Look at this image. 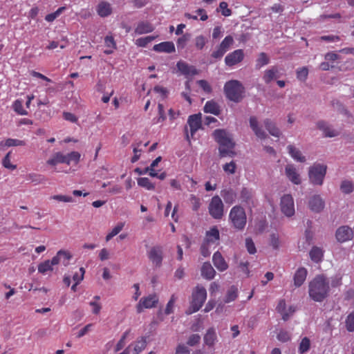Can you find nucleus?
<instances>
[{"label": "nucleus", "instance_id": "obj_1", "mask_svg": "<svg viewBox=\"0 0 354 354\" xmlns=\"http://www.w3.org/2000/svg\"><path fill=\"white\" fill-rule=\"evenodd\" d=\"M308 288L310 297L315 301L322 302L329 295V279L324 274H318L309 283Z\"/></svg>", "mask_w": 354, "mask_h": 354}, {"label": "nucleus", "instance_id": "obj_2", "mask_svg": "<svg viewBox=\"0 0 354 354\" xmlns=\"http://www.w3.org/2000/svg\"><path fill=\"white\" fill-rule=\"evenodd\" d=\"M213 136L216 142L218 143V151L220 157H233L236 153L234 151L235 142L232 136L225 129H216Z\"/></svg>", "mask_w": 354, "mask_h": 354}, {"label": "nucleus", "instance_id": "obj_3", "mask_svg": "<svg viewBox=\"0 0 354 354\" xmlns=\"http://www.w3.org/2000/svg\"><path fill=\"white\" fill-rule=\"evenodd\" d=\"M224 91L227 99L237 103L243 100L245 88L239 81L230 80L225 83Z\"/></svg>", "mask_w": 354, "mask_h": 354}, {"label": "nucleus", "instance_id": "obj_4", "mask_svg": "<svg viewBox=\"0 0 354 354\" xmlns=\"http://www.w3.org/2000/svg\"><path fill=\"white\" fill-rule=\"evenodd\" d=\"M229 220L235 229L243 230L247 223V216L243 207L241 205L234 206L230 212Z\"/></svg>", "mask_w": 354, "mask_h": 354}, {"label": "nucleus", "instance_id": "obj_5", "mask_svg": "<svg viewBox=\"0 0 354 354\" xmlns=\"http://www.w3.org/2000/svg\"><path fill=\"white\" fill-rule=\"evenodd\" d=\"M327 166L324 164L314 163L308 169V177L311 184L322 185L326 174Z\"/></svg>", "mask_w": 354, "mask_h": 354}, {"label": "nucleus", "instance_id": "obj_6", "mask_svg": "<svg viewBox=\"0 0 354 354\" xmlns=\"http://www.w3.org/2000/svg\"><path fill=\"white\" fill-rule=\"evenodd\" d=\"M206 298V289L203 286L198 285L192 293V301L188 313L197 312L203 306Z\"/></svg>", "mask_w": 354, "mask_h": 354}, {"label": "nucleus", "instance_id": "obj_7", "mask_svg": "<svg viewBox=\"0 0 354 354\" xmlns=\"http://www.w3.org/2000/svg\"><path fill=\"white\" fill-rule=\"evenodd\" d=\"M209 213L214 219H221L223 216L224 205L218 196L212 198L208 206Z\"/></svg>", "mask_w": 354, "mask_h": 354}, {"label": "nucleus", "instance_id": "obj_8", "mask_svg": "<svg viewBox=\"0 0 354 354\" xmlns=\"http://www.w3.org/2000/svg\"><path fill=\"white\" fill-rule=\"evenodd\" d=\"M281 212L287 216H292L295 214L293 198L290 194H286L281 199Z\"/></svg>", "mask_w": 354, "mask_h": 354}, {"label": "nucleus", "instance_id": "obj_9", "mask_svg": "<svg viewBox=\"0 0 354 354\" xmlns=\"http://www.w3.org/2000/svg\"><path fill=\"white\" fill-rule=\"evenodd\" d=\"M158 302V298L156 295H150L148 297L142 298L137 304L136 309L140 313L143 308H151L155 307Z\"/></svg>", "mask_w": 354, "mask_h": 354}, {"label": "nucleus", "instance_id": "obj_10", "mask_svg": "<svg viewBox=\"0 0 354 354\" xmlns=\"http://www.w3.org/2000/svg\"><path fill=\"white\" fill-rule=\"evenodd\" d=\"M244 58V53L242 49L235 50L229 53L225 58V63L227 66L232 67L241 62Z\"/></svg>", "mask_w": 354, "mask_h": 354}, {"label": "nucleus", "instance_id": "obj_11", "mask_svg": "<svg viewBox=\"0 0 354 354\" xmlns=\"http://www.w3.org/2000/svg\"><path fill=\"white\" fill-rule=\"evenodd\" d=\"M317 128L323 132L324 137L333 138L339 136V133L333 128L328 122L324 120H319L316 124Z\"/></svg>", "mask_w": 354, "mask_h": 354}, {"label": "nucleus", "instance_id": "obj_12", "mask_svg": "<svg viewBox=\"0 0 354 354\" xmlns=\"http://www.w3.org/2000/svg\"><path fill=\"white\" fill-rule=\"evenodd\" d=\"M240 199L241 202L249 207L254 206L255 198L254 192L252 189L243 187L240 192Z\"/></svg>", "mask_w": 354, "mask_h": 354}, {"label": "nucleus", "instance_id": "obj_13", "mask_svg": "<svg viewBox=\"0 0 354 354\" xmlns=\"http://www.w3.org/2000/svg\"><path fill=\"white\" fill-rule=\"evenodd\" d=\"M353 234V230L348 226H342L337 230L335 236L339 242L343 243L350 240Z\"/></svg>", "mask_w": 354, "mask_h": 354}, {"label": "nucleus", "instance_id": "obj_14", "mask_svg": "<svg viewBox=\"0 0 354 354\" xmlns=\"http://www.w3.org/2000/svg\"><path fill=\"white\" fill-rule=\"evenodd\" d=\"M187 124L190 127L191 136L193 137L194 133L201 128V114H194L189 116Z\"/></svg>", "mask_w": 354, "mask_h": 354}, {"label": "nucleus", "instance_id": "obj_15", "mask_svg": "<svg viewBox=\"0 0 354 354\" xmlns=\"http://www.w3.org/2000/svg\"><path fill=\"white\" fill-rule=\"evenodd\" d=\"M72 257L73 256L69 252L61 250L58 251L57 254L53 258V263H55V265L62 263L64 266H67Z\"/></svg>", "mask_w": 354, "mask_h": 354}, {"label": "nucleus", "instance_id": "obj_16", "mask_svg": "<svg viewBox=\"0 0 354 354\" xmlns=\"http://www.w3.org/2000/svg\"><path fill=\"white\" fill-rule=\"evenodd\" d=\"M149 258L156 267H160L162 261V248L160 246L153 247L149 252Z\"/></svg>", "mask_w": 354, "mask_h": 354}, {"label": "nucleus", "instance_id": "obj_17", "mask_svg": "<svg viewBox=\"0 0 354 354\" xmlns=\"http://www.w3.org/2000/svg\"><path fill=\"white\" fill-rule=\"evenodd\" d=\"M286 175L288 179L295 185L301 184L300 175L293 165H287L285 168Z\"/></svg>", "mask_w": 354, "mask_h": 354}, {"label": "nucleus", "instance_id": "obj_18", "mask_svg": "<svg viewBox=\"0 0 354 354\" xmlns=\"http://www.w3.org/2000/svg\"><path fill=\"white\" fill-rule=\"evenodd\" d=\"M310 209L315 212H320L324 207V202L319 195L312 196L308 202Z\"/></svg>", "mask_w": 354, "mask_h": 354}, {"label": "nucleus", "instance_id": "obj_19", "mask_svg": "<svg viewBox=\"0 0 354 354\" xmlns=\"http://www.w3.org/2000/svg\"><path fill=\"white\" fill-rule=\"evenodd\" d=\"M280 77L279 68L276 66L270 67L264 71L263 80L266 84L270 83L272 80Z\"/></svg>", "mask_w": 354, "mask_h": 354}, {"label": "nucleus", "instance_id": "obj_20", "mask_svg": "<svg viewBox=\"0 0 354 354\" xmlns=\"http://www.w3.org/2000/svg\"><path fill=\"white\" fill-rule=\"evenodd\" d=\"M212 261L214 266L220 272H223L228 268V264L219 252H216L214 254Z\"/></svg>", "mask_w": 354, "mask_h": 354}, {"label": "nucleus", "instance_id": "obj_21", "mask_svg": "<svg viewBox=\"0 0 354 354\" xmlns=\"http://www.w3.org/2000/svg\"><path fill=\"white\" fill-rule=\"evenodd\" d=\"M176 66L178 71L185 75H195L198 74V71L194 66H190L185 62H178Z\"/></svg>", "mask_w": 354, "mask_h": 354}, {"label": "nucleus", "instance_id": "obj_22", "mask_svg": "<svg viewBox=\"0 0 354 354\" xmlns=\"http://www.w3.org/2000/svg\"><path fill=\"white\" fill-rule=\"evenodd\" d=\"M153 50L159 53H171L175 52V46L172 41H164L154 45Z\"/></svg>", "mask_w": 354, "mask_h": 354}, {"label": "nucleus", "instance_id": "obj_23", "mask_svg": "<svg viewBox=\"0 0 354 354\" xmlns=\"http://www.w3.org/2000/svg\"><path fill=\"white\" fill-rule=\"evenodd\" d=\"M250 126L258 138L264 139L267 137L266 133L259 126L257 118L255 116L250 118Z\"/></svg>", "mask_w": 354, "mask_h": 354}, {"label": "nucleus", "instance_id": "obj_24", "mask_svg": "<svg viewBox=\"0 0 354 354\" xmlns=\"http://www.w3.org/2000/svg\"><path fill=\"white\" fill-rule=\"evenodd\" d=\"M221 195L225 203L229 205L233 204L236 201L237 197L236 192L232 188L223 189L221 192Z\"/></svg>", "mask_w": 354, "mask_h": 354}, {"label": "nucleus", "instance_id": "obj_25", "mask_svg": "<svg viewBox=\"0 0 354 354\" xmlns=\"http://www.w3.org/2000/svg\"><path fill=\"white\" fill-rule=\"evenodd\" d=\"M308 271L305 268H299L294 275V285L300 287L306 281Z\"/></svg>", "mask_w": 354, "mask_h": 354}, {"label": "nucleus", "instance_id": "obj_26", "mask_svg": "<svg viewBox=\"0 0 354 354\" xmlns=\"http://www.w3.org/2000/svg\"><path fill=\"white\" fill-rule=\"evenodd\" d=\"M216 274V271L210 263L205 262L201 268V275L207 280L212 279Z\"/></svg>", "mask_w": 354, "mask_h": 354}, {"label": "nucleus", "instance_id": "obj_27", "mask_svg": "<svg viewBox=\"0 0 354 354\" xmlns=\"http://www.w3.org/2000/svg\"><path fill=\"white\" fill-rule=\"evenodd\" d=\"M154 30L153 26L148 21H141L138 23L135 29V33L138 35H142L145 33L151 32Z\"/></svg>", "mask_w": 354, "mask_h": 354}, {"label": "nucleus", "instance_id": "obj_28", "mask_svg": "<svg viewBox=\"0 0 354 354\" xmlns=\"http://www.w3.org/2000/svg\"><path fill=\"white\" fill-rule=\"evenodd\" d=\"M310 259L315 263H319L324 257V250L317 246H313L309 252Z\"/></svg>", "mask_w": 354, "mask_h": 354}, {"label": "nucleus", "instance_id": "obj_29", "mask_svg": "<svg viewBox=\"0 0 354 354\" xmlns=\"http://www.w3.org/2000/svg\"><path fill=\"white\" fill-rule=\"evenodd\" d=\"M287 149L291 157L297 162H304L306 161L305 156H304L301 151L295 146L290 145L287 147Z\"/></svg>", "mask_w": 354, "mask_h": 354}, {"label": "nucleus", "instance_id": "obj_30", "mask_svg": "<svg viewBox=\"0 0 354 354\" xmlns=\"http://www.w3.org/2000/svg\"><path fill=\"white\" fill-rule=\"evenodd\" d=\"M205 113H209L215 115H218L221 113L220 106L213 100L207 101L203 108Z\"/></svg>", "mask_w": 354, "mask_h": 354}, {"label": "nucleus", "instance_id": "obj_31", "mask_svg": "<svg viewBox=\"0 0 354 354\" xmlns=\"http://www.w3.org/2000/svg\"><path fill=\"white\" fill-rule=\"evenodd\" d=\"M264 126L266 129L268 131V132L273 136L279 138L281 135V131L276 126L275 123H274L270 119H266L263 121Z\"/></svg>", "mask_w": 354, "mask_h": 354}, {"label": "nucleus", "instance_id": "obj_32", "mask_svg": "<svg viewBox=\"0 0 354 354\" xmlns=\"http://www.w3.org/2000/svg\"><path fill=\"white\" fill-rule=\"evenodd\" d=\"M97 12L102 17L109 16L112 12L111 4L105 1L100 2L97 6Z\"/></svg>", "mask_w": 354, "mask_h": 354}, {"label": "nucleus", "instance_id": "obj_33", "mask_svg": "<svg viewBox=\"0 0 354 354\" xmlns=\"http://www.w3.org/2000/svg\"><path fill=\"white\" fill-rule=\"evenodd\" d=\"M55 266V263H53V259L50 260H46L38 266V271L39 272L45 274L48 271L53 270V266Z\"/></svg>", "mask_w": 354, "mask_h": 354}, {"label": "nucleus", "instance_id": "obj_34", "mask_svg": "<svg viewBox=\"0 0 354 354\" xmlns=\"http://www.w3.org/2000/svg\"><path fill=\"white\" fill-rule=\"evenodd\" d=\"M216 339V334L215 330L212 328L208 329L206 334L204 336L205 343L209 346H212L214 344Z\"/></svg>", "mask_w": 354, "mask_h": 354}, {"label": "nucleus", "instance_id": "obj_35", "mask_svg": "<svg viewBox=\"0 0 354 354\" xmlns=\"http://www.w3.org/2000/svg\"><path fill=\"white\" fill-rule=\"evenodd\" d=\"M65 162H68V160L65 158V155L57 152L47 161V163L50 165H56L58 163H65Z\"/></svg>", "mask_w": 354, "mask_h": 354}, {"label": "nucleus", "instance_id": "obj_36", "mask_svg": "<svg viewBox=\"0 0 354 354\" xmlns=\"http://www.w3.org/2000/svg\"><path fill=\"white\" fill-rule=\"evenodd\" d=\"M238 297V288L234 286H231L225 295L224 301L225 303H230L234 301Z\"/></svg>", "mask_w": 354, "mask_h": 354}, {"label": "nucleus", "instance_id": "obj_37", "mask_svg": "<svg viewBox=\"0 0 354 354\" xmlns=\"http://www.w3.org/2000/svg\"><path fill=\"white\" fill-rule=\"evenodd\" d=\"M256 68L260 69L262 66L267 65L270 62V58L265 53H261L256 61Z\"/></svg>", "mask_w": 354, "mask_h": 354}, {"label": "nucleus", "instance_id": "obj_38", "mask_svg": "<svg viewBox=\"0 0 354 354\" xmlns=\"http://www.w3.org/2000/svg\"><path fill=\"white\" fill-rule=\"evenodd\" d=\"M138 185L148 190H153L155 189L154 184L152 183L151 180L146 177L139 178L138 179Z\"/></svg>", "mask_w": 354, "mask_h": 354}, {"label": "nucleus", "instance_id": "obj_39", "mask_svg": "<svg viewBox=\"0 0 354 354\" xmlns=\"http://www.w3.org/2000/svg\"><path fill=\"white\" fill-rule=\"evenodd\" d=\"M207 241L214 243L219 239V231L217 228L213 227L206 233Z\"/></svg>", "mask_w": 354, "mask_h": 354}, {"label": "nucleus", "instance_id": "obj_40", "mask_svg": "<svg viewBox=\"0 0 354 354\" xmlns=\"http://www.w3.org/2000/svg\"><path fill=\"white\" fill-rule=\"evenodd\" d=\"M207 38L204 35H198L194 39V45L196 49L201 50L207 42Z\"/></svg>", "mask_w": 354, "mask_h": 354}, {"label": "nucleus", "instance_id": "obj_41", "mask_svg": "<svg viewBox=\"0 0 354 354\" xmlns=\"http://www.w3.org/2000/svg\"><path fill=\"white\" fill-rule=\"evenodd\" d=\"M310 348V340L307 337H304L299 344V349H298L299 353L300 354L306 353V352H308L309 351Z\"/></svg>", "mask_w": 354, "mask_h": 354}, {"label": "nucleus", "instance_id": "obj_42", "mask_svg": "<svg viewBox=\"0 0 354 354\" xmlns=\"http://www.w3.org/2000/svg\"><path fill=\"white\" fill-rule=\"evenodd\" d=\"M225 53L226 52L222 49L219 45L217 46L216 49L211 54V58L214 59V60L210 61V63H214L216 61L221 59Z\"/></svg>", "mask_w": 354, "mask_h": 354}, {"label": "nucleus", "instance_id": "obj_43", "mask_svg": "<svg viewBox=\"0 0 354 354\" xmlns=\"http://www.w3.org/2000/svg\"><path fill=\"white\" fill-rule=\"evenodd\" d=\"M340 189L344 194H350L354 190V185L351 181L344 180L340 185Z\"/></svg>", "mask_w": 354, "mask_h": 354}, {"label": "nucleus", "instance_id": "obj_44", "mask_svg": "<svg viewBox=\"0 0 354 354\" xmlns=\"http://www.w3.org/2000/svg\"><path fill=\"white\" fill-rule=\"evenodd\" d=\"M234 43V39L232 36L228 35L225 37V39L221 41L219 46L223 49L225 52H227L231 46H232Z\"/></svg>", "mask_w": 354, "mask_h": 354}, {"label": "nucleus", "instance_id": "obj_45", "mask_svg": "<svg viewBox=\"0 0 354 354\" xmlns=\"http://www.w3.org/2000/svg\"><path fill=\"white\" fill-rule=\"evenodd\" d=\"M147 346L146 337H142L141 339L137 341L134 347V354H139Z\"/></svg>", "mask_w": 354, "mask_h": 354}, {"label": "nucleus", "instance_id": "obj_46", "mask_svg": "<svg viewBox=\"0 0 354 354\" xmlns=\"http://www.w3.org/2000/svg\"><path fill=\"white\" fill-rule=\"evenodd\" d=\"M156 37L154 36H147L145 37L139 38L136 40V44L138 46L146 47L148 44L154 40Z\"/></svg>", "mask_w": 354, "mask_h": 354}, {"label": "nucleus", "instance_id": "obj_47", "mask_svg": "<svg viewBox=\"0 0 354 354\" xmlns=\"http://www.w3.org/2000/svg\"><path fill=\"white\" fill-rule=\"evenodd\" d=\"M346 327L348 331H354V311L351 313L346 319Z\"/></svg>", "mask_w": 354, "mask_h": 354}, {"label": "nucleus", "instance_id": "obj_48", "mask_svg": "<svg viewBox=\"0 0 354 354\" xmlns=\"http://www.w3.org/2000/svg\"><path fill=\"white\" fill-rule=\"evenodd\" d=\"M124 223H118L113 230L112 231L109 233L106 236V241H110L113 236L117 235L123 228Z\"/></svg>", "mask_w": 354, "mask_h": 354}, {"label": "nucleus", "instance_id": "obj_49", "mask_svg": "<svg viewBox=\"0 0 354 354\" xmlns=\"http://www.w3.org/2000/svg\"><path fill=\"white\" fill-rule=\"evenodd\" d=\"M10 154H11V152L10 151L6 155V156L3 158V159L2 160V164L4 167L11 169V170H14L17 168V165L11 164Z\"/></svg>", "mask_w": 354, "mask_h": 354}, {"label": "nucleus", "instance_id": "obj_50", "mask_svg": "<svg viewBox=\"0 0 354 354\" xmlns=\"http://www.w3.org/2000/svg\"><path fill=\"white\" fill-rule=\"evenodd\" d=\"M308 75V70L306 67H302L301 68L297 69V77L300 81L304 82L307 79Z\"/></svg>", "mask_w": 354, "mask_h": 354}, {"label": "nucleus", "instance_id": "obj_51", "mask_svg": "<svg viewBox=\"0 0 354 354\" xmlns=\"http://www.w3.org/2000/svg\"><path fill=\"white\" fill-rule=\"evenodd\" d=\"M190 39V34L186 33L185 35H183L182 37H179L177 40V46L178 48H184L186 46L187 42Z\"/></svg>", "mask_w": 354, "mask_h": 354}, {"label": "nucleus", "instance_id": "obj_52", "mask_svg": "<svg viewBox=\"0 0 354 354\" xmlns=\"http://www.w3.org/2000/svg\"><path fill=\"white\" fill-rule=\"evenodd\" d=\"M13 108L14 110L19 115H25L28 114L27 111L23 109L22 102L19 100L14 102Z\"/></svg>", "mask_w": 354, "mask_h": 354}, {"label": "nucleus", "instance_id": "obj_53", "mask_svg": "<svg viewBox=\"0 0 354 354\" xmlns=\"http://www.w3.org/2000/svg\"><path fill=\"white\" fill-rule=\"evenodd\" d=\"M5 145H7V147L24 146L26 145V142L24 140L18 139L8 138L6 139V143H5Z\"/></svg>", "mask_w": 354, "mask_h": 354}, {"label": "nucleus", "instance_id": "obj_54", "mask_svg": "<svg viewBox=\"0 0 354 354\" xmlns=\"http://www.w3.org/2000/svg\"><path fill=\"white\" fill-rule=\"evenodd\" d=\"M26 179L31 183H35L36 184L40 183L43 180L41 176L37 174H29L26 175Z\"/></svg>", "mask_w": 354, "mask_h": 354}, {"label": "nucleus", "instance_id": "obj_55", "mask_svg": "<svg viewBox=\"0 0 354 354\" xmlns=\"http://www.w3.org/2000/svg\"><path fill=\"white\" fill-rule=\"evenodd\" d=\"M65 158L68 160V162H65V163L69 165L72 161L77 162L80 160V154L77 151H73L65 155Z\"/></svg>", "mask_w": 354, "mask_h": 354}, {"label": "nucleus", "instance_id": "obj_56", "mask_svg": "<svg viewBox=\"0 0 354 354\" xmlns=\"http://www.w3.org/2000/svg\"><path fill=\"white\" fill-rule=\"evenodd\" d=\"M245 246H246L248 252L250 254H254L256 253L257 249H256L254 243L251 238H246Z\"/></svg>", "mask_w": 354, "mask_h": 354}, {"label": "nucleus", "instance_id": "obj_57", "mask_svg": "<svg viewBox=\"0 0 354 354\" xmlns=\"http://www.w3.org/2000/svg\"><path fill=\"white\" fill-rule=\"evenodd\" d=\"M200 341L201 336L198 334H193L188 338L187 344L190 346H194L199 344Z\"/></svg>", "mask_w": 354, "mask_h": 354}, {"label": "nucleus", "instance_id": "obj_58", "mask_svg": "<svg viewBox=\"0 0 354 354\" xmlns=\"http://www.w3.org/2000/svg\"><path fill=\"white\" fill-rule=\"evenodd\" d=\"M158 118L157 119L156 123L162 122L166 120V115L165 113L164 106L162 104H158Z\"/></svg>", "mask_w": 354, "mask_h": 354}, {"label": "nucleus", "instance_id": "obj_59", "mask_svg": "<svg viewBox=\"0 0 354 354\" xmlns=\"http://www.w3.org/2000/svg\"><path fill=\"white\" fill-rule=\"evenodd\" d=\"M223 170L229 174H233L236 171V164L234 161H231L229 163H226L223 165Z\"/></svg>", "mask_w": 354, "mask_h": 354}, {"label": "nucleus", "instance_id": "obj_60", "mask_svg": "<svg viewBox=\"0 0 354 354\" xmlns=\"http://www.w3.org/2000/svg\"><path fill=\"white\" fill-rule=\"evenodd\" d=\"M85 273V270L84 268H80V273L76 272L73 276V279L76 283V284H79L81 281L84 279V275Z\"/></svg>", "mask_w": 354, "mask_h": 354}, {"label": "nucleus", "instance_id": "obj_61", "mask_svg": "<svg viewBox=\"0 0 354 354\" xmlns=\"http://www.w3.org/2000/svg\"><path fill=\"white\" fill-rule=\"evenodd\" d=\"M104 44L105 46L108 48H111L112 49L116 48V44L114 41L113 36L111 35H107L106 37H105Z\"/></svg>", "mask_w": 354, "mask_h": 354}, {"label": "nucleus", "instance_id": "obj_62", "mask_svg": "<svg viewBox=\"0 0 354 354\" xmlns=\"http://www.w3.org/2000/svg\"><path fill=\"white\" fill-rule=\"evenodd\" d=\"M354 68V62L352 59H348L339 67V71H351Z\"/></svg>", "mask_w": 354, "mask_h": 354}, {"label": "nucleus", "instance_id": "obj_63", "mask_svg": "<svg viewBox=\"0 0 354 354\" xmlns=\"http://www.w3.org/2000/svg\"><path fill=\"white\" fill-rule=\"evenodd\" d=\"M270 245H272V247L277 250L279 248V236L273 233L272 234H270Z\"/></svg>", "mask_w": 354, "mask_h": 354}, {"label": "nucleus", "instance_id": "obj_64", "mask_svg": "<svg viewBox=\"0 0 354 354\" xmlns=\"http://www.w3.org/2000/svg\"><path fill=\"white\" fill-rule=\"evenodd\" d=\"M192 204V209L195 212L198 211L201 206L200 199L194 195H192L190 198Z\"/></svg>", "mask_w": 354, "mask_h": 354}]
</instances>
